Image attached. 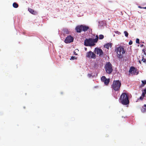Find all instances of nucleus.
Segmentation results:
<instances>
[{
    "label": "nucleus",
    "instance_id": "obj_30",
    "mask_svg": "<svg viewBox=\"0 0 146 146\" xmlns=\"http://www.w3.org/2000/svg\"><path fill=\"white\" fill-rule=\"evenodd\" d=\"M87 49L86 48H85V51H87Z\"/></svg>",
    "mask_w": 146,
    "mask_h": 146
},
{
    "label": "nucleus",
    "instance_id": "obj_19",
    "mask_svg": "<svg viewBox=\"0 0 146 146\" xmlns=\"http://www.w3.org/2000/svg\"><path fill=\"white\" fill-rule=\"evenodd\" d=\"M100 39H102L104 38V36L102 35H100L99 36Z\"/></svg>",
    "mask_w": 146,
    "mask_h": 146
},
{
    "label": "nucleus",
    "instance_id": "obj_34",
    "mask_svg": "<svg viewBox=\"0 0 146 146\" xmlns=\"http://www.w3.org/2000/svg\"><path fill=\"white\" fill-rule=\"evenodd\" d=\"M1 51V49H0V52Z\"/></svg>",
    "mask_w": 146,
    "mask_h": 146
},
{
    "label": "nucleus",
    "instance_id": "obj_6",
    "mask_svg": "<svg viewBox=\"0 0 146 146\" xmlns=\"http://www.w3.org/2000/svg\"><path fill=\"white\" fill-rule=\"evenodd\" d=\"M106 72L109 74H110L113 71L112 65L110 62H107L105 67Z\"/></svg>",
    "mask_w": 146,
    "mask_h": 146
},
{
    "label": "nucleus",
    "instance_id": "obj_17",
    "mask_svg": "<svg viewBox=\"0 0 146 146\" xmlns=\"http://www.w3.org/2000/svg\"><path fill=\"white\" fill-rule=\"evenodd\" d=\"M13 6L15 8H17L18 7V5L16 3H14L13 4Z\"/></svg>",
    "mask_w": 146,
    "mask_h": 146
},
{
    "label": "nucleus",
    "instance_id": "obj_7",
    "mask_svg": "<svg viewBox=\"0 0 146 146\" xmlns=\"http://www.w3.org/2000/svg\"><path fill=\"white\" fill-rule=\"evenodd\" d=\"M96 54L91 51L87 52L86 53V57L89 58L95 59L96 58Z\"/></svg>",
    "mask_w": 146,
    "mask_h": 146
},
{
    "label": "nucleus",
    "instance_id": "obj_22",
    "mask_svg": "<svg viewBox=\"0 0 146 146\" xmlns=\"http://www.w3.org/2000/svg\"><path fill=\"white\" fill-rule=\"evenodd\" d=\"M143 97H142V96H140L139 98H138V100H143Z\"/></svg>",
    "mask_w": 146,
    "mask_h": 146
},
{
    "label": "nucleus",
    "instance_id": "obj_10",
    "mask_svg": "<svg viewBox=\"0 0 146 146\" xmlns=\"http://www.w3.org/2000/svg\"><path fill=\"white\" fill-rule=\"evenodd\" d=\"M136 71L137 70L135 67L132 66L130 68L129 72L133 75H137L138 74V72H136Z\"/></svg>",
    "mask_w": 146,
    "mask_h": 146
},
{
    "label": "nucleus",
    "instance_id": "obj_31",
    "mask_svg": "<svg viewBox=\"0 0 146 146\" xmlns=\"http://www.w3.org/2000/svg\"><path fill=\"white\" fill-rule=\"evenodd\" d=\"M143 9H146V7H143Z\"/></svg>",
    "mask_w": 146,
    "mask_h": 146
},
{
    "label": "nucleus",
    "instance_id": "obj_26",
    "mask_svg": "<svg viewBox=\"0 0 146 146\" xmlns=\"http://www.w3.org/2000/svg\"><path fill=\"white\" fill-rule=\"evenodd\" d=\"M88 77H89V78H90L91 76H92V75H91V74H88Z\"/></svg>",
    "mask_w": 146,
    "mask_h": 146
},
{
    "label": "nucleus",
    "instance_id": "obj_21",
    "mask_svg": "<svg viewBox=\"0 0 146 146\" xmlns=\"http://www.w3.org/2000/svg\"><path fill=\"white\" fill-rule=\"evenodd\" d=\"M136 43L138 44L139 43V40L138 38H137L136 40Z\"/></svg>",
    "mask_w": 146,
    "mask_h": 146
},
{
    "label": "nucleus",
    "instance_id": "obj_24",
    "mask_svg": "<svg viewBox=\"0 0 146 146\" xmlns=\"http://www.w3.org/2000/svg\"><path fill=\"white\" fill-rule=\"evenodd\" d=\"M145 93L143 92L142 93L141 96H142L143 98H144L145 96Z\"/></svg>",
    "mask_w": 146,
    "mask_h": 146
},
{
    "label": "nucleus",
    "instance_id": "obj_9",
    "mask_svg": "<svg viewBox=\"0 0 146 146\" xmlns=\"http://www.w3.org/2000/svg\"><path fill=\"white\" fill-rule=\"evenodd\" d=\"M95 52L97 54L99 55L100 56H101L103 55V53L102 50L99 48H95Z\"/></svg>",
    "mask_w": 146,
    "mask_h": 146
},
{
    "label": "nucleus",
    "instance_id": "obj_8",
    "mask_svg": "<svg viewBox=\"0 0 146 146\" xmlns=\"http://www.w3.org/2000/svg\"><path fill=\"white\" fill-rule=\"evenodd\" d=\"M74 38L71 35L68 36L64 40V42L66 43H68L73 41Z\"/></svg>",
    "mask_w": 146,
    "mask_h": 146
},
{
    "label": "nucleus",
    "instance_id": "obj_4",
    "mask_svg": "<svg viewBox=\"0 0 146 146\" xmlns=\"http://www.w3.org/2000/svg\"><path fill=\"white\" fill-rule=\"evenodd\" d=\"M121 86V81L119 80H114L111 85L112 89L114 91H119Z\"/></svg>",
    "mask_w": 146,
    "mask_h": 146
},
{
    "label": "nucleus",
    "instance_id": "obj_18",
    "mask_svg": "<svg viewBox=\"0 0 146 146\" xmlns=\"http://www.w3.org/2000/svg\"><path fill=\"white\" fill-rule=\"evenodd\" d=\"M106 78L105 76H102L101 78V80L102 82H104L105 81V80H106Z\"/></svg>",
    "mask_w": 146,
    "mask_h": 146
},
{
    "label": "nucleus",
    "instance_id": "obj_16",
    "mask_svg": "<svg viewBox=\"0 0 146 146\" xmlns=\"http://www.w3.org/2000/svg\"><path fill=\"white\" fill-rule=\"evenodd\" d=\"M142 84H141V87H143L146 84V80H142L141 81Z\"/></svg>",
    "mask_w": 146,
    "mask_h": 146
},
{
    "label": "nucleus",
    "instance_id": "obj_11",
    "mask_svg": "<svg viewBox=\"0 0 146 146\" xmlns=\"http://www.w3.org/2000/svg\"><path fill=\"white\" fill-rule=\"evenodd\" d=\"M28 11L31 14L35 15L37 14V12L31 8H28Z\"/></svg>",
    "mask_w": 146,
    "mask_h": 146
},
{
    "label": "nucleus",
    "instance_id": "obj_13",
    "mask_svg": "<svg viewBox=\"0 0 146 146\" xmlns=\"http://www.w3.org/2000/svg\"><path fill=\"white\" fill-rule=\"evenodd\" d=\"M110 81V79H106V80H105V81L104 82V83L106 85H108V84L109 83Z\"/></svg>",
    "mask_w": 146,
    "mask_h": 146
},
{
    "label": "nucleus",
    "instance_id": "obj_14",
    "mask_svg": "<svg viewBox=\"0 0 146 146\" xmlns=\"http://www.w3.org/2000/svg\"><path fill=\"white\" fill-rule=\"evenodd\" d=\"M111 43H108L107 44H106L105 45L104 47L106 48L107 49H108L110 47H111Z\"/></svg>",
    "mask_w": 146,
    "mask_h": 146
},
{
    "label": "nucleus",
    "instance_id": "obj_1",
    "mask_svg": "<svg viewBox=\"0 0 146 146\" xmlns=\"http://www.w3.org/2000/svg\"><path fill=\"white\" fill-rule=\"evenodd\" d=\"M98 38V36L97 35L95 39H93L91 38L86 39L84 41V45L86 46H94L95 44V43L97 42Z\"/></svg>",
    "mask_w": 146,
    "mask_h": 146
},
{
    "label": "nucleus",
    "instance_id": "obj_2",
    "mask_svg": "<svg viewBox=\"0 0 146 146\" xmlns=\"http://www.w3.org/2000/svg\"><path fill=\"white\" fill-rule=\"evenodd\" d=\"M119 100L122 104L127 105L129 103L128 95L125 93H123L121 95Z\"/></svg>",
    "mask_w": 146,
    "mask_h": 146
},
{
    "label": "nucleus",
    "instance_id": "obj_29",
    "mask_svg": "<svg viewBox=\"0 0 146 146\" xmlns=\"http://www.w3.org/2000/svg\"><path fill=\"white\" fill-rule=\"evenodd\" d=\"M138 7L139 8H140V9L143 8V7H141V6H139Z\"/></svg>",
    "mask_w": 146,
    "mask_h": 146
},
{
    "label": "nucleus",
    "instance_id": "obj_3",
    "mask_svg": "<svg viewBox=\"0 0 146 146\" xmlns=\"http://www.w3.org/2000/svg\"><path fill=\"white\" fill-rule=\"evenodd\" d=\"M115 51L117 52V57L120 59L123 58V54L125 53V52L124 48L121 46L116 47Z\"/></svg>",
    "mask_w": 146,
    "mask_h": 146
},
{
    "label": "nucleus",
    "instance_id": "obj_23",
    "mask_svg": "<svg viewBox=\"0 0 146 146\" xmlns=\"http://www.w3.org/2000/svg\"><path fill=\"white\" fill-rule=\"evenodd\" d=\"M77 59V58L76 57H75L74 56H72L71 57V58L70 59V60L72 59V60H74L75 59Z\"/></svg>",
    "mask_w": 146,
    "mask_h": 146
},
{
    "label": "nucleus",
    "instance_id": "obj_20",
    "mask_svg": "<svg viewBox=\"0 0 146 146\" xmlns=\"http://www.w3.org/2000/svg\"><path fill=\"white\" fill-rule=\"evenodd\" d=\"M124 33L126 37H127L128 35V33L126 31H124Z\"/></svg>",
    "mask_w": 146,
    "mask_h": 146
},
{
    "label": "nucleus",
    "instance_id": "obj_12",
    "mask_svg": "<svg viewBox=\"0 0 146 146\" xmlns=\"http://www.w3.org/2000/svg\"><path fill=\"white\" fill-rule=\"evenodd\" d=\"M141 111L143 113L146 112V105L144 104L143 106L141 109Z\"/></svg>",
    "mask_w": 146,
    "mask_h": 146
},
{
    "label": "nucleus",
    "instance_id": "obj_25",
    "mask_svg": "<svg viewBox=\"0 0 146 146\" xmlns=\"http://www.w3.org/2000/svg\"><path fill=\"white\" fill-rule=\"evenodd\" d=\"M133 43V42L132 40H130L129 42V45H131Z\"/></svg>",
    "mask_w": 146,
    "mask_h": 146
},
{
    "label": "nucleus",
    "instance_id": "obj_5",
    "mask_svg": "<svg viewBox=\"0 0 146 146\" xmlns=\"http://www.w3.org/2000/svg\"><path fill=\"white\" fill-rule=\"evenodd\" d=\"M90 29L89 27L85 25L77 26L76 28V30L78 33H81L82 31L86 32Z\"/></svg>",
    "mask_w": 146,
    "mask_h": 146
},
{
    "label": "nucleus",
    "instance_id": "obj_28",
    "mask_svg": "<svg viewBox=\"0 0 146 146\" xmlns=\"http://www.w3.org/2000/svg\"><path fill=\"white\" fill-rule=\"evenodd\" d=\"M139 63L140 64H142V62L141 61V60H139Z\"/></svg>",
    "mask_w": 146,
    "mask_h": 146
},
{
    "label": "nucleus",
    "instance_id": "obj_15",
    "mask_svg": "<svg viewBox=\"0 0 146 146\" xmlns=\"http://www.w3.org/2000/svg\"><path fill=\"white\" fill-rule=\"evenodd\" d=\"M141 58V61H142L143 62L145 63V64L146 65V59L144 58V57L143 56H142Z\"/></svg>",
    "mask_w": 146,
    "mask_h": 146
},
{
    "label": "nucleus",
    "instance_id": "obj_32",
    "mask_svg": "<svg viewBox=\"0 0 146 146\" xmlns=\"http://www.w3.org/2000/svg\"><path fill=\"white\" fill-rule=\"evenodd\" d=\"M143 46V45L142 44V45H141L140 46H141V47H142Z\"/></svg>",
    "mask_w": 146,
    "mask_h": 146
},
{
    "label": "nucleus",
    "instance_id": "obj_27",
    "mask_svg": "<svg viewBox=\"0 0 146 146\" xmlns=\"http://www.w3.org/2000/svg\"><path fill=\"white\" fill-rule=\"evenodd\" d=\"M143 92L146 94V88L144 89L143 90Z\"/></svg>",
    "mask_w": 146,
    "mask_h": 146
},
{
    "label": "nucleus",
    "instance_id": "obj_33",
    "mask_svg": "<svg viewBox=\"0 0 146 146\" xmlns=\"http://www.w3.org/2000/svg\"><path fill=\"white\" fill-rule=\"evenodd\" d=\"M74 54H75L76 55H77V54H76V53H75V52L74 53Z\"/></svg>",
    "mask_w": 146,
    "mask_h": 146
}]
</instances>
